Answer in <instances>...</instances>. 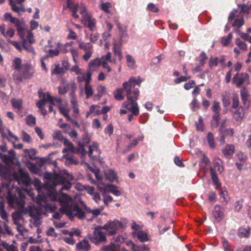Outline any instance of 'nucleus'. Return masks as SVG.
I'll list each match as a JSON object with an SVG mask.
<instances>
[{"label": "nucleus", "instance_id": "9", "mask_svg": "<svg viewBox=\"0 0 251 251\" xmlns=\"http://www.w3.org/2000/svg\"><path fill=\"white\" fill-rule=\"evenodd\" d=\"M102 229L100 226L95 227L93 235L91 238L92 242L96 245L103 244L107 241L105 233L101 231Z\"/></svg>", "mask_w": 251, "mask_h": 251}, {"label": "nucleus", "instance_id": "32", "mask_svg": "<svg viewBox=\"0 0 251 251\" xmlns=\"http://www.w3.org/2000/svg\"><path fill=\"white\" fill-rule=\"evenodd\" d=\"M237 109V110L233 114V117L236 121H240L244 117V113L243 112V109L241 107H240Z\"/></svg>", "mask_w": 251, "mask_h": 251}, {"label": "nucleus", "instance_id": "1", "mask_svg": "<svg viewBox=\"0 0 251 251\" xmlns=\"http://www.w3.org/2000/svg\"><path fill=\"white\" fill-rule=\"evenodd\" d=\"M62 185L59 193L53 194L51 199L53 201L59 202L61 206L59 211L62 214L66 215L72 221L74 217H78V204H69L72 198L68 195L62 192L64 190H68L70 189L71 183L67 181Z\"/></svg>", "mask_w": 251, "mask_h": 251}, {"label": "nucleus", "instance_id": "13", "mask_svg": "<svg viewBox=\"0 0 251 251\" xmlns=\"http://www.w3.org/2000/svg\"><path fill=\"white\" fill-rule=\"evenodd\" d=\"M44 178L48 180H52L53 187L58 185L63 184L66 182V179L62 176L58 174H53L49 172H46Z\"/></svg>", "mask_w": 251, "mask_h": 251}, {"label": "nucleus", "instance_id": "15", "mask_svg": "<svg viewBox=\"0 0 251 251\" xmlns=\"http://www.w3.org/2000/svg\"><path fill=\"white\" fill-rule=\"evenodd\" d=\"M123 106L124 107L127 108L131 113L134 114L135 116H137L139 113V109L135 99L125 101Z\"/></svg>", "mask_w": 251, "mask_h": 251}, {"label": "nucleus", "instance_id": "39", "mask_svg": "<svg viewBox=\"0 0 251 251\" xmlns=\"http://www.w3.org/2000/svg\"><path fill=\"white\" fill-rule=\"evenodd\" d=\"M26 124L30 126L36 124V118L31 114L28 115L25 118Z\"/></svg>", "mask_w": 251, "mask_h": 251}, {"label": "nucleus", "instance_id": "31", "mask_svg": "<svg viewBox=\"0 0 251 251\" xmlns=\"http://www.w3.org/2000/svg\"><path fill=\"white\" fill-rule=\"evenodd\" d=\"M210 173L214 184L218 187L220 185V182L214 170L212 167L210 168Z\"/></svg>", "mask_w": 251, "mask_h": 251}, {"label": "nucleus", "instance_id": "11", "mask_svg": "<svg viewBox=\"0 0 251 251\" xmlns=\"http://www.w3.org/2000/svg\"><path fill=\"white\" fill-rule=\"evenodd\" d=\"M122 226V224L119 221L115 220L110 221L106 224L101 226L103 229H104L109 235H113L116 233L118 230Z\"/></svg>", "mask_w": 251, "mask_h": 251}, {"label": "nucleus", "instance_id": "42", "mask_svg": "<svg viewBox=\"0 0 251 251\" xmlns=\"http://www.w3.org/2000/svg\"><path fill=\"white\" fill-rule=\"evenodd\" d=\"M150 249L148 247L145 245L142 246H135L132 244V251H149Z\"/></svg>", "mask_w": 251, "mask_h": 251}, {"label": "nucleus", "instance_id": "24", "mask_svg": "<svg viewBox=\"0 0 251 251\" xmlns=\"http://www.w3.org/2000/svg\"><path fill=\"white\" fill-rule=\"evenodd\" d=\"M72 0H67V7L72 12V16L75 19L77 18L78 15H77L78 10V4H75L74 6L73 3L72 2Z\"/></svg>", "mask_w": 251, "mask_h": 251}, {"label": "nucleus", "instance_id": "28", "mask_svg": "<svg viewBox=\"0 0 251 251\" xmlns=\"http://www.w3.org/2000/svg\"><path fill=\"white\" fill-rule=\"evenodd\" d=\"M99 7L105 13L109 14L110 12L109 8L111 7V4L109 2H103L102 0H100Z\"/></svg>", "mask_w": 251, "mask_h": 251}, {"label": "nucleus", "instance_id": "23", "mask_svg": "<svg viewBox=\"0 0 251 251\" xmlns=\"http://www.w3.org/2000/svg\"><path fill=\"white\" fill-rule=\"evenodd\" d=\"M68 88L69 87L71 88L72 89V93L70 94V96L71 97V102L72 103L73 107L75 108V106H76L77 103L76 101L75 100V92L76 89V86L75 82L74 81H72V82L70 83L69 84L67 85Z\"/></svg>", "mask_w": 251, "mask_h": 251}, {"label": "nucleus", "instance_id": "25", "mask_svg": "<svg viewBox=\"0 0 251 251\" xmlns=\"http://www.w3.org/2000/svg\"><path fill=\"white\" fill-rule=\"evenodd\" d=\"M88 154L90 158L92 157L93 151H95L98 154L101 153V151L99 149V144L96 142H93L92 146H89Z\"/></svg>", "mask_w": 251, "mask_h": 251}, {"label": "nucleus", "instance_id": "57", "mask_svg": "<svg viewBox=\"0 0 251 251\" xmlns=\"http://www.w3.org/2000/svg\"><path fill=\"white\" fill-rule=\"evenodd\" d=\"M29 215L32 218L35 219V223L39 221V219H40V214L39 213V212L38 211H37L36 210L34 211L33 210H31L29 211Z\"/></svg>", "mask_w": 251, "mask_h": 251}, {"label": "nucleus", "instance_id": "58", "mask_svg": "<svg viewBox=\"0 0 251 251\" xmlns=\"http://www.w3.org/2000/svg\"><path fill=\"white\" fill-rule=\"evenodd\" d=\"M22 139L24 142L30 143L31 141V138L30 135L25 131H22Z\"/></svg>", "mask_w": 251, "mask_h": 251}, {"label": "nucleus", "instance_id": "7", "mask_svg": "<svg viewBox=\"0 0 251 251\" xmlns=\"http://www.w3.org/2000/svg\"><path fill=\"white\" fill-rule=\"evenodd\" d=\"M124 91L126 93L127 101L131 100H137L139 94L138 88H135L133 84L129 83V81H126L123 83Z\"/></svg>", "mask_w": 251, "mask_h": 251}, {"label": "nucleus", "instance_id": "63", "mask_svg": "<svg viewBox=\"0 0 251 251\" xmlns=\"http://www.w3.org/2000/svg\"><path fill=\"white\" fill-rule=\"evenodd\" d=\"M147 8L149 10L154 12L157 13L159 11V8L156 7L153 3H150L148 4Z\"/></svg>", "mask_w": 251, "mask_h": 251}, {"label": "nucleus", "instance_id": "10", "mask_svg": "<svg viewBox=\"0 0 251 251\" xmlns=\"http://www.w3.org/2000/svg\"><path fill=\"white\" fill-rule=\"evenodd\" d=\"M9 4L13 12L17 13L18 16H22L25 12L26 9L23 3L25 0H8Z\"/></svg>", "mask_w": 251, "mask_h": 251}, {"label": "nucleus", "instance_id": "54", "mask_svg": "<svg viewBox=\"0 0 251 251\" xmlns=\"http://www.w3.org/2000/svg\"><path fill=\"white\" fill-rule=\"evenodd\" d=\"M0 157L2 159V161L6 163H11L14 160V157H13V156H10L7 154L1 153Z\"/></svg>", "mask_w": 251, "mask_h": 251}, {"label": "nucleus", "instance_id": "45", "mask_svg": "<svg viewBox=\"0 0 251 251\" xmlns=\"http://www.w3.org/2000/svg\"><path fill=\"white\" fill-rule=\"evenodd\" d=\"M51 74L53 75H61L64 74V70L63 68L60 67L59 64L55 65V68L51 69Z\"/></svg>", "mask_w": 251, "mask_h": 251}, {"label": "nucleus", "instance_id": "36", "mask_svg": "<svg viewBox=\"0 0 251 251\" xmlns=\"http://www.w3.org/2000/svg\"><path fill=\"white\" fill-rule=\"evenodd\" d=\"M250 228H240L238 231V235L240 237H248L250 235Z\"/></svg>", "mask_w": 251, "mask_h": 251}, {"label": "nucleus", "instance_id": "56", "mask_svg": "<svg viewBox=\"0 0 251 251\" xmlns=\"http://www.w3.org/2000/svg\"><path fill=\"white\" fill-rule=\"evenodd\" d=\"M128 81H129V83H131L132 84H133V85L134 86H135L136 84L140 86L141 83L142 82V79L139 76L138 77L137 79L134 77H131L129 78V79L128 80Z\"/></svg>", "mask_w": 251, "mask_h": 251}, {"label": "nucleus", "instance_id": "51", "mask_svg": "<svg viewBox=\"0 0 251 251\" xmlns=\"http://www.w3.org/2000/svg\"><path fill=\"white\" fill-rule=\"evenodd\" d=\"M27 167L30 172L33 174H37L40 169L33 163L29 162L27 164Z\"/></svg>", "mask_w": 251, "mask_h": 251}, {"label": "nucleus", "instance_id": "21", "mask_svg": "<svg viewBox=\"0 0 251 251\" xmlns=\"http://www.w3.org/2000/svg\"><path fill=\"white\" fill-rule=\"evenodd\" d=\"M63 143L64 146L66 147V148H64L62 150V152L64 154L63 155V157L66 158L67 155L65 154V153L68 151L74 152L75 148L72 143L69 141L67 138L64 141Z\"/></svg>", "mask_w": 251, "mask_h": 251}, {"label": "nucleus", "instance_id": "41", "mask_svg": "<svg viewBox=\"0 0 251 251\" xmlns=\"http://www.w3.org/2000/svg\"><path fill=\"white\" fill-rule=\"evenodd\" d=\"M116 244L111 243L107 246H104L101 248V251H116L117 247H116Z\"/></svg>", "mask_w": 251, "mask_h": 251}, {"label": "nucleus", "instance_id": "34", "mask_svg": "<svg viewBox=\"0 0 251 251\" xmlns=\"http://www.w3.org/2000/svg\"><path fill=\"white\" fill-rule=\"evenodd\" d=\"M52 138L54 140H57L61 142H63L66 139L63 136L61 131L59 130H55L53 132L52 134Z\"/></svg>", "mask_w": 251, "mask_h": 251}, {"label": "nucleus", "instance_id": "3", "mask_svg": "<svg viewBox=\"0 0 251 251\" xmlns=\"http://www.w3.org/2000/svg\"><path fill=\"white\" fill-rule=\"evenodd\" d=\"M79 14L81 17L80 21L82 24L90 31H95L97 24L96 20L88 11L86 6L83 3L79 5Z\"/></svg>", "mask_w": 251, "mask_h": 251}, {"label": "nucleus", "instance_id": "53", "mask_svg": "<svg viewBox=\"0 0 251 251\" xmlns=\"http://www.w3.org/2000/svg\"><path fill=\"white\" fill-rule=\"evenodd\" d=\"M222 101L224 106L226 107L230 105V98L226 93L223 94L222 95Z\"/></svg>", "mask_w": 251, "mask_h": 251}, {"label": "nucleus", "instance_id": "62", "mask_svg": "<svg viewBox=\"0 0 251 251\" xmlns=\"http://www.w3.org/2000/svg\"><path fill=\"white\" fill-rule=\"evenodd\" d=\"M191 78L190 76H181L179 78H176L174 80V82L176 84H179L181 82L186 81L188 79Z\"/></svg>", "mask_w": 251, "mask_h": 251}, {"label": "nucleus", "instance_id": "14", "mask_svg": "<svg viewBox=\"0 0 251 251\" xmlns=\"http://www.w3.org/2000/svg\"><path fill=\"white\" fill-rule=\"evenodd\" d=\"M91 75H92L89 72L86 73V76L82 75V79L85 81L84 91L87 99L92 97L93 95V90L92 86L90 84Z\"/></svg>", "mask_w": 251, "mask_h": 251}, {"label": "nucleus", "instance_id": "43", "mask_svg": "<svg viewBox=\"0 0 251 251\" xmlns=\"http://www.w3.org/2000/svg\"><path fill=\"white\" fill-rule=\"evenodd\" d=\"M207 141L209 146L213 149L215 147V140L213 134L209 132L207 133Z\"/></svg>", "mask_w": 251, "mask_h": 251}, {"label": "nucleus", "instance_id": "59", "mask_svg": "<svg viewBox=\"0 0 251 251\" xmlns=\"http://www.w3.org/2000/svg\"><path fill=\"white\" fill-rule=\"evenodd\" d=\"M113 51L115 55L118 56L119 59L121 60L122 59V55L120 46H118L116 44H114L113 47Z\"/></svg>", "mask_w": 251, "mask_h": 251}, {"label": "nucleus", "instance_id": "55", "mask_svg": "<svg viewBox=\"0 0 251 251\" xmlns=\"http://www.w3.org/2000/svg\"><path fill=\"white\" fill-rule=\"evenodd\" d=\"M70 51L73 58L75 63H77L78 60V52L77 50L72 47L70 49Z\"/></svg>", "mask_w": 251, "mask_h": 251}, {"label": "nucleus", "instance_id": "44", "mask_svg": "<svg viewBox=\"0 0 251 251\" xmlns=\"http://www.w3.org/2000/svg\"><path fill=\"white\" fill-rule=\"evenodd\" d=\"M123 89H117L114 93V95L115 99L117 100H124V97L123 95Z\"/></svg>", "mask_w": 251, "mask_h": 251}, {"label": "nucleus", "instance_id": "22", "mask_svg": "<svg viewBox=\"0 0 251 251\" xmlns=\"http://www.w3.org/2000/svg\"><path fill=\"white\" fill-rule=\"evenodd\" d=\"M83 164L85 165L89 170L94 174L98 180L101 181L102 180V176L100 173V169L96 168L95 166H91L88 163H81V165H82Z\"/></svg>", "mask_w": 251, "mask_h": 251}, {"label": "nucleus", "instance_id": "18", "mask_svg": "<svg viewBox=\"0 0 251 251\" xmlns=\"http://www.w3.org/2000/svg\"><path fill=\"white\" fill-rule=\"evenodd\" d=\"M235 151V147L232 144H227L222 150V152L224 156L227 159H230L232 157Z\"/></svg>", "mask_w": 251, "mask_h": 251}, {"label": "nucleus", "instance_id": "60", "mask_svg": "<svg viewBox=\"0 0 251 251\" xmlns=\"http://www.w3.org/2000/svg\"><path fill=\"white\" fill-rule=\"evenodd\" d=\"M211 109L214 113H220L221 107L219 102L215 100L213 105L211 107Z\"/></svg>", "mask_w": 251, "mask_h": 251}, {"label": "nucleus", "instance_id": "27", "mask_svg": "<svg viewBox=\"0 0 251 251\" xmlns=\"http://www.w3.org/2000/svg\"><path fill=\"white\" fill-rule=\"evenodd\" d=\"M22 61L21 58L19 57H15L12 63V66L15 72H19L22 66Z\"/></svg>", "mask_w": 251, "mask_h": 251}, {"label": "nucleus", "instance_id": "49", "mask_svg": "<svg viewBox=\"0 0 251 251\" xmlns=\"http://www.w3.org/2000/svg\"><path fill=\"white\" fill-rule=\"evenodd\" d=\"M235 44L241 50L244 51H246L247 50V44L244 42H242L239 38H236L235 40Z\"/></svg>", "mask_w": 251, "mask_h": 251}, {"label": "nucleus", "instance_id": "47", "mask_svg": "<svg viewBox=\"0 0 251 251\" xmlns=\"http://www.w3.org/2000/svg\"><path fill=\"white\" fill-rule=\"evenodd\" d=\"M47 97L49 102L52 105H54L55 101L58 103H60L61 102V99L52 97L49 93H47Z\"/></svg>", "mask_w": 251, "mask_h": 251}, {"label": "nucleus", "instance_id": "8", "mask_svg": "<svg viewBox=\"0 0 251 251\" xmlns=\"http://www.w3.org/2000/svg\"><path fill=\"white\" fill-rule=\"evenodd\" d=\"M104 209L102 206H100L99 208L91 210L86 206L84 202L79 199V219L84 218L85 214L91 213L95 217L100 215L101 212Z\"/></svg>", "mask_w": 251, "mask_h": 251}, {"label": "nucleus", "instance_id": "29", "mask_svg": "<svg viewBox=\"0 0 251 251\" xmlns=\"http://www.w3.org/2000/svg\"><path fill=\"white\" fill-rule=\"evenodd\" d=\"M25 156H27L31 160L36 159V151L34 149H24L23 150Z\"/></svg>", "mask_w": 251, "mask_h": 251}, {"label": "nucleus", "instance_id": "37", "mask_svg": "<svg viewBox=\"0 0 251 251\" xmlns=\"http://www.w3.org/2000/svg\"><path fill=\"white\" fill-rule=\"evenodd\" d=\"M11 103L13 107L18 110H20L22 107L23 101L21 99H14L11 100Z\"/></svg>", "mask_w": 251, "mask_h": 251}, {"label": "nucleus", "instance_id": "50", "mask_svg": "<svg viewBox=\"0 0 251 251\" xmlns=\"http://www.w3.org/2000/svg\"><path fill=\"white\" fill-rule=\"evenodd\" d=\"M239 100L237 94H233L232 95V107L234 109H237L239 107Z\"/></svg>", "mask_w": 251, "mask_h": 251}, {"label": "nucleus", "instance_id": "6", "mask_svg": "<svg viewBox=\"0 0 251 251\" xmlns=\"http://www.w3.org/2000/svg\"><path fill=\"white\" fill-rule=\"evenodd\" d=\"M15 180L19 184H23L25 186H28L32 184L31 180L28 173L21 168H20L17 173L13 175Z\"/></svg>", "mask_w": 251, "mask_h": 251}, {"label": "nucleus", "instance_id": "61", "mask_svg": "<svg viewBox=\"0 0 251 251\" xmlns=\"http://www.w3.org/2000/svg\"><path fill=\"white\" fill-rule=\"evenodd\" d=\"M47 98H43L42 100H38L36 103V106L37 107L39 108L44 107V106H45L47 102Z\"/></svg>", "mask_w": 251, "mask_h": 251}, {"label": "nucleus", "instance_id": "46", "mask_svg": "<svg viewBox=\"0 0 251 251\" xmlns=\"http://www.w3.org/2000/svg\"><path fill=\"white\" fill-rule=\"evenodd\" d=\"M93 46L90 43H84L79 42V49L83 50L84 51H91Z\"/></svg>", "mask_w": 251, "mask_h": 251}, {"label": "nucleus", "instance_id": "19", "mask_svg": "<svg viewBox=\"0 0 251 251\" xmlns=\"http://www.w3.org/2000/svg\"><path fill=\"white\" fill-rule=\"evenodd\" d=\"M240 95L243 104L245 108H248L250 104V95L246 87H244L240 90Z\"/></svg>", "mask_w": 251, "mask_h": 251}, {"label": "nucleus", "instance_id": "4", "mask_svg": "<svg viewBox=\"0 0 251 251\" xmlns=\"http://www.w3.org/2000/svg\"><path fill=\"white\" fill-rule=\"evenodd\" d=\"M35 69L29 63L23 64L19 72H14L12 75L14 80L22 82L24 79H30L35 74Z\"/></svg>", "mask_w": 251, "mask_h": 251}, {"label": "nucleus", "instance_id": "52", "mask_svg": "<svg viewBox=\"0 0 251 251\" xmlns=\"http://www.w3.org/2000/svg\"><path fill=\"white\" fill-rule=\"evenodd\" d=\"M244 24V19L243 17L236 19L232 25V26L240 27Z\"/></svg>", "mask_w": 251, "mask_h": 251}, {"label": "nucleus", "instance_id": "33", "mask_svg": "<svg viewBox=\"0 0 251 251\" xmlns=\"http://www.w3.org/2000/svg\"><path fill=\"white\" fill-rule=\"evenodd\" d=\"M82 190H86L87 192L91 196L95 192L94 191L95 188L93 186H90L87 185H80L79 183V191Z\"/></svg>", "mask_w": 251, "mask_h": 251}, {"label": "nucleus", "instance_id": "38", "mask_svg": "<svg viewBox=\"0 0 251 251\" xmlns=\"http://www.w3.org/2000/svg\"><path fill=\"white\" fill-rule=\"evenodd\" d=\"M126 62L129 67L133 69L135 66V61L134 58L130 54H127L126 56Z\"/></svg>", "mask_w": 251, "mask_h": 251}, {"label": "nucleus", "instance_id": "5", "mask_svg": "<svg viewBox=\"0 0 251 251\" xmlns=\"http://www.w3.org/2000/svg\"><path fill=\"white\" fill-rule=\"evenodd\" d=\"M6 199L9 206L13 208H22L25 203L23 200L18 198L16 192H14L13 190L8 191Z\"/></svg>", "mask_w": 251, "mask_h": 251}, {"label": "nucleus", "instance_id": "2", "mask_svg": "<svg viewBox=\"0 0 251 251\" xmlns=\"http://www.w3.org/2000/svg\"><path fill=\"white\" fill-rule=\"evenodd\" d=\"M3 18L4 21L6 22H10L13 24L16 27L17 32L23 41V47L24 49L28 50L29 52L33 51V48L31 45V44L27 43V41L25 39V27L23 26L24 23L20 21L19 19L12 16V14L10 13L6 12L3 15Z\"/></svg>", "mask_w": 251, "mask_h": 251}, {"label": "nucleus", "instance_id": "40", "mask_svg": "<svg viewBox=\"0 0 251 251\" xmlns=\"http://www.w3.org/2000/svg\"><path fill=\"white\" fill-rule=\"evenodd\" d=\"M102 60L101 58H97L94 60H91L89 63V66L90 67H99L101 65Z\"/></svg>", "mask_w": 251, "mask_h": 251}, {"label": "nucleus", "instance_id": "17", "mask_svg": "<svg viewBox=\"0 0 251 251\" xmlns=\"http://www.w3.org/2000/svg\"><path fill=\"white\" fill-rule=\"evenodd\" d=\"M225 209L219 205H216L213 212L215 219L218 222L221 221L225 216Z\"/></svg>", "mask_w": 251, "mask_h": 251}, {"label": "nucleus", "instance_id": "20", "mask_svg": "<svg viewBox=\"0 0 251 251\" xmlns=\"http://www.w3.org/2000/svg\"><path fill=\"white\" fill-rule=\"evenodd\" d=\"M132 235L134 238L138 239L141 242H146L149 241L148 234L142 230L133 232Z\"/></svg>", "mask_w": 251, "mask_h": 251}, {"label": "nucleus", "instance_id": "30", "mask_svg": "<svg viewBox=\"0 0 251 251\" xmlns=\"http://www.w3.org/2000/svg\"><path fill=\"white\" fill-rule=\"evenodd\" d=\"M213 163L215 168L217 169L220 174L222 173L224 171V167L221 159L219 158H215L213 160Z\"/></svg>", "mask_w": 251, "mask_h": 251}, {"label": "nucleus", "instance_id": "48", "mask_svg": "<svg viewBox=\"0 0 251 251\" xmlns=\"http://www.w3.org/2000/svg\"><path fill=\"white\" fill-rule=\"evenodd\" d=\"M237 159L240 162L245 163L247 160V156L242 151H239L236 154Z\"/></svg>", "mask_w": 251, "mask_h": 251}, {"label": "nucleus", "instance_id": "64", "mask_svg": "<svg viewBox=\"0 0 251 251\" xmlns=\"http://www.w3.org/2000/svg\"><path fill=\"white\" fill-rule=\"evenodd\" d=\"M3 246L7 251H17L16 247L13 245H9L7 243H4L3 244Z\"/></svg>", "mask_w": 251, "mask_h": 251}, {"label": "nucleus", "instance_id": "35", "mask_svg": "<svg viewBox=\"0 0 251 251\" xmlns=\"http://www.w3.org/2000/svg\"><path fill=\"white\" fill-rule=\"evenodd\" d=\"M90 249V245L88 241L86 239L83 240L81 242H79V250L84 251H89Z\"/></svg>", "mask_w": 251, "mask_h": 251}, {"label": "nucleus", "instance_id": "26", "mask_svg": "<svg viewBox=\"0 0 251 251\" xmlns=\"http://www.w3.org/2000/svg\"><path fill=\"white\" fill-rule=\"evenodd\" d=\"M104 175L106 178L110 181H113L117 178L116 173L113 170L109 169L105 171Z\"/></svg>", "mask_w": 251, "mask_h": 251}, {"label": "nucleus", "instance_id": "16", "mask_svg": "<svg viewBox=\"0 0 251 251\" xmlns=\"http://www.w3.org/2000/svg\"><path fill=\"white\" fill-rule=\"evenodd\" d=\"M90 137L86 132H84V134L82 136V141H79V154L81 156L85 155L87 153V151L84 150L83 146L88 145L90 141ZM82 156H81L82 157Z\"/></svg>", "mask_w": 251, "mask_h": 251}, {"label": "nucleus", "instance_id": "12", "mask_svg": "<svg viewBox=\"0 0 251 251\" xmlns=\"http://www.w3.org/2000/svg\"><path fill=\"white\" fill-rule=\"evenodd\" d=\"M249 78L250 76L248 73H237L233 77L232 82L236 85L237 87L241 88L245 82H250Z\"/></svg>", "mask_w": 251, "mask_h": 251}]
</instances>
